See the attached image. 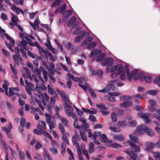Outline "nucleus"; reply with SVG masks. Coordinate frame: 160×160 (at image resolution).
<instances>
[{
  "instance_id": "nucleus-1",
  "label": "nucleus",
  "mask_w": 160,
  "mask_h": 160,
  "mask_svg": "<svg viewBox=\"0 0 160 160\" xmlns=\"http://www.w3.org/2000/svg\"><path fill=\"white\" fill-rule=\"evenodd\" d=\"M107 70L112 72L111 75V77L112 78H115L118 74L119 75L120 78L122 80L125 79L126 74L127 75L128 78L129 80L132 78H133L134 80L142 79V77L143 76V73L139 72L137 70H133L131 73H129V68L127 66L123 67L122 66L118 65L112 68L108 66Z\"/></svg>"
},
{
  "instance_id": "nucleus-2",
  "label": "nucleus",
  "mask_w": 160,
  "mask_h": 160,
  "mask_svg": "<svg viewBox=\"0 0 160 160\" xmlns=\"http://www.w3.org/2000/svg\"><path fill=\"white\" fill-rule=\"evenodd\" d=\"M58 93L61 95L62 99L65 101V102L64 104L65 107L66 114L68 117L72 116L73 119L76 118V115L73 112V108L71 106V103H70L69 100L67 98L64 92L62 91L59 92V91L57 90Z\"/></svg>"
},
{
  "instance_id": "nucleus-3",
  "label": "nucleus",
  "mask_w": 160,
  "mask_h": 160,
  "mask_svg": "<svg viewBox=\"0 0 160 160\" xmlns=\"http://www.w3.org/2000/svg\"><path fill=\"white\" fill-rule=\"evenodd\" d=\"M27 66L31 69L32 72L36 73L38 74L39 79L43 83L47 81L48 72L42 67H41L39 68H33L32 64L30 62H28Z\"/></svg>"
},
{
  "instance_id": "nucleus-4",
  "label": "nucleus",
  "mask_w": 160,
  "mask_h": 160,
  "mask_svg": "<svg viewBox=\"0 0 160 160\" xmlns=\"http://www.w3.org/2000/svg\"><path fill=\"white\" fill-rule=\"evenodd\" d=\"M130 140L127 141V143L130 145L132 148L134 149L135 152H139L140 148L137 146L134 143H138L139 140L138 138L134 134H130L129 136Z\"/></svg>"
},
{
  "instance_id": "nucleus-5",
  "label": "nucleus",
  "mask_w": 160,
  "mask_h": 160,
  "mask_svg": "<svg viewBox=\"0 0 160 160\" xmlns=\"http://www.w3.org/2000/svg\"><path fill=\"white\" fill-rule=\"evenodd\" d=\"M37 127L39 130L36 129H34L33 130L34 133L38 135L42 134L45 130L46 124L45 122L43 121H40Z\"/></svg>"
},
{
  "instance_id": "nucleus-6",
  "label": "nucleus",
  "mask_w": 160,
  "mask_h": 160,
  "mask_svg": "<svg viewBox=\"0 0 160 160\" xmlns=\"http://www.w3.org/2000/svg\"><path fill=\"white\" fill-rule=\"evenodd\" d=\"M124 152L127 153L128 156L127 158L129 159H132V160H138V157L133 151H130L129 150L125 151Z\"/></svg>"
},
{
  "instance_id": "nucleus-7",
  "label": "nucleus",
  "mask_w": 160,
  "mask_h": 160,
  "mask_svg": "<svg viewBox=\"0 0 160 160\" xmlns=\"http://www.w3.org/2000/svg\"><path fill=\"white\" fill-rule=\"evenodd\" d=\"M146 127L143 125L138 126L135 132V134L137 135H143L145 132Z\"/></svg>"
},
{
  "instance_id": "nucleus-8",
  "label": "nucleus",
  "mask_w": 160,
  "mask_h": 160,
  "mask_svg": "<svg viewBox=\"0 0 160 160\" xmlns=\"http://www.w3.org/2000/svg\"><path fill=\"white\" fill-rule=\"evenodd\" d=\"M118 87L122 86L123 85L122 83L119 82H118V80H115L113 81H111L109 83V87L111 89V90H113L114 89V88L116 85Z\"/></svg>"
},
{
  "instance_id": "nucleus-9",
  "label": "nucleus",
  "mask_w": 160,
  "mask_h": 160,
  "mask_svg": "<svg viewBox=\"0 0 160 160\" xmlns=\"http://www.w3.org/2000/svg\"><path fill=\"white\" fill-rule=\"evenodd\" d=\"M19 89L17 88H9L8 92H6V94L9 97H11L14 94H18L16 92L18 91Z\"/></svg>"
},
{
  "instance_id": "nucleus-10",
  "label": "nucleus",
  "mask_w": 160,
  "mask_h": 160,
  "mask_svg": "<svg viewBox=\"0 0 160 160\" xmlns=\"http://www.w3.org/2000/svg\"><path fill=\"white\" fill-rule=\"evenodd\" d=\"M138 115V117L143 119L146 123H148L150 122V120L148 118L149 115H151L150 114L139 113Z\"/></svg>"
},
{
  "instance_id": "nucleus-11",
  "label": "nucleus",
  "mask_w": 160,
  "mask_h": 160,
  "mask_svg": "<svg viewBox=\"0 0 160 160\" xmlns=\"http://www.w3.org/2000/svg\"><path fill=\"white\" fill-rule=\"evenodd\" d=\"M79 136L77 134H75L72 137V141L73 144L74 146H76L77 150H80L79 145L78 143L77 142Z\"/></svg>"
},
{
  "instance_id": "nucleus-12",
  "label": "nucleus",
  "mask_w": 160,
  "mask_h": 160,
  "mask_svg": "<svg viewBox=\"0 0 160 160\" xmlns=\"http://www.w3.org/2000/svg\"><path fill=\"white\" fill-rule=\"evenodd\" d=\"M97 106L101 109L102 113L105 115H107L109 112L107 111V108L105 107L103 104H97Z\"/></svg>"
},
{
  "instance_id": "nucleus-13",
  "label": "nucleus",
  "mask_w": 160,
  "mask_h": 160,
  "mask_svg": "<svg viewBox=\"0 0 160 160\" xmlns=\"http://www.w3.org/2000/svg\"><path fill=\"white\" fill-rule=\"evenodd\" d=\"M26 72L27 73L28 75L30 78L32 80H34L36 82L37 86L38 87V85L37 84V82L38 80L37 79V76L36 75L33 74L32 76L31 75V72L29 70L26 68H24Z\"/></svg>"
},
{
  "instance_id": "nucleus-14",
  "label": "nucleus",
  "mask_w": 160,
  "mask_h": 160,
  "mask_svg": "<svg viewBox=\"0 0 160 160\" xmlns=\"http://www.w3.org/2000/svg\"><path fill=\"white\" fill-rule=\"evenodd\" d=\"M154 144L151 142H147L145 143L146 149L149 152H151L152 149L154 148Z\"/></svg>"
},
{
  "instance_id": "nucleus-15",
  "label": "nucleus",
  "mask_w": 160,
  "mask_h": 160,
  "mask_svg": "<svg viewBox=\"0 0 160 160\" xmlns=\"http://www.w3.org/2000/svg\"><path fill=\"white\" fill-rule=\"evenodd\" d=\"M56 116L60 119L62 122L63 123L65 126H67L68 123V120L65 118L62 117V116L59 114V113H57Z\"/></svg>"
},
{
  "instance_id": "nucleus-16",
  "label": "nucleus",
  "mask_w": 160,
  "mask_h": 160,
  "mask_svg": "<svg viewBox=\"0 0 160 160\" xmlns=\"http://www.w3.org/2000/svg\"><path fill=\"white\" fill-rule=\"evenodd\" d=\"M39 23L40 21L39 20H37L34 21L33 24L32 23H30L31 25L32 26L34 29L35 30L36 29H37L38 31H41V29L39 28L38 27V24Z\"/></svg>"
},
{
  "instance_id": "nucleus-17",
  "label": "nucleus",
  "mask_w": 160,
  "mask_h": 160,
  "mask_svg": "<svg viewBox=\"0 0 160 160\" xmlns=\"http://www.w3.org/2000/svg\"><path fill=\"white\" fill-rule=\"evenodd\" d=\"M101 52L100 50H94L92 51L89 57L90 58H94L97 57L98 54H100Z\"/></svg>"
},
{
  "instance_id": "nucleus-18",
  "label": "nucleus",
  "mask_w": 160,
  "mask_h": 160,
  "mask_svg": "<svg viewBox=\"0 0 160 160\" xmlns=\"http://www.w3.org/2000/svg\"><path fill=\"white\" fill-rule=\"evenodd\" d=\"M45 56L46 58H49L51 61H55V58H53L52 54L46 49L45 50V51H44V53L43 54Z\"/></svg>"
},
{
  "instance_id": "nucleus-19",
  "label": "nucleus",
  "mask_w": 160,
  "mask_h": 160,
  "mask_svg": "<svg viewBox=\"0 0 160 160\" xmlns=\"http://www.w3.org/2000/svg\"><path fill=\"white\" fill-rule=\"evenodd\" d=\"M68 78L69 79H71L75 81L78 82H82L81 78H75L74 76L69 73L67 74Z\"/></svg>"
},
{
  "instance_id": "nucleus-20",
  "label": "nucleus",
  "mask_w": 160,
  "mask_h": 160,
  "mask_svg": "<svg viewBox=\"0 0 160 160\" xmlns=\"http://www.w3.org/2000/svg\"><path fill=\"white\" fill-rule=\"evenodd\" d=\"M132 117H129L126 118V121L129 123V125L131 126H133L136 125V121L134 120H131Z\"/></svg>"
},
{
  "instance_id": "nucleus-21",
  "label": "nucleus",
  "mask_w": 160,
  "mask_h": 160,
  "mask_svg": "<svg viewBox=\"0 0 160 160\" xmlns=\"http://www.w3.org/2000/svg\"><path fill=\"white\" fill-rule=\"evenodd\" d=\"M100 138H101V141L104 143H110L112 142V141L108 139L107 137L104 134H102L100 136Z\"/></svg>"
},
{
  "instance_id": "nucleus-22",
  "label": "nucleus",
  "mask_w": 160,
  "mask_h": 160,
  "mask_svg": "<svg viewBox=\"0 0 160 160\" xmlns=\"http://www.w3.org/2000/svg\"><path fill=\"white\" fill-rule=\"evenodd\" d=\"M80 35L76 37L74 40V42L77 43L80 42L84 36L85 32L82 31L80 32Z\"/></svg>"
},
{
  "instance_id": "nucleus-23",
  "label": "nucleus",
  "mask_w": 160,
  "mask_h": 160,
  "mask_svg": "<svg viewBox=\"0 0 160 160\" xmlns=\"http://www.w3.org/2000/svg\"><path fill=\"white\" fill-rule=\"evenodd\" d=\"M45 130H46V129L45 130L44 132H43V133L44 134L45 136L46 137L48 138L49 139H50L51 140V141L52 142V145H53L54 144H55V145H57V142L52 140V137L48 133L46 132Z\"/></svg>"
},
{
  "instance_id": "nucleus-24",
  "label": "nucleus",
  "mask_w": 160,
  "mask_h": 160,
  "mask_svg": "<svg viewBox=\"0 0 160 160\" xmlns=\"http://www.w3.org/2000/svg\"><path fill=\"white\" fill-rule=\"evenodd\" d=\"M12 17L11 18L12 23L10 24L12 26L15 25L17 24V22L18 21V19L16 16L14 15L13 13H11Z\"/></svg>"
},
{
  "instance_id": "nucleus-25",
  "label": "nucleus",
  "mask_w": 160,
  "mask_h": 160,
  "mask_svg": "<svg viewBox=\"0 0 160 160\" xmlns=\"http://www.w3.org/2000/svg\"><path fill=\"white\" fill-rule=\"evenodd\" d=\"M43 155L46 160H52L49 153L46 150L44 151Z\"/></svg>"
},
{
  "instance_id": "nucleus-26",
  "label": "nucleus",
  "mask_w": 160,
  "mask_h": 160,
  "mask_svg": "<svg viewBox=\"0 0 160 160\" xmlns=\"http://www.w3.org/2000/svg\"><path fill=\"white\" fill-rule=\"evenodd\" d=\"M113 137L114 139L118 141H121L124 139L123 136L122 135L115 134Z\"/></svg>"
},
{
  "instance_id": "nucleus-27",
  "label": "nucleus",
  "mask_w": 160,
  "mask_h": 160,
  "mask_svg": "<svg viewBox=\"0 0 160 160\" xmlns=\"http://www.w3.org/2000/svg\"><path fill=\"white\" fill-rule=\"evenodd\" d=\"M49 99V97L47 93H45L42 100V102L44 106L46 105Z\"/></svg>"
},
{
  "instance_id": "nucleus-28",
  "label": "nucleus",
  "mask_w": 160,
  "mask_h": 160,
  "mask_svg": "<svg viewBox=\"0 0 160 160\" xmlns=\"http://www.w3.org/2000/svg\"><path fill=\"white\" fill-rule=\"evenodd\" d=\"M0 137L1 138V145L2 147V148L3 150H4L5 152H7V146L4 141L2 139V136L1 135V133H0Z\"/></svg>"
},
{
  "instance_id": "nucleus-29",
  "label": "nucleus",
  "mask_w": 160,
  "mask_h": 160,
  "mask_svg": "<svg viewBox=\"0 0 160 160\" xmlns=\"http://www.w3.org/2000/svg\"><path fill=\"white\" fill-rule=\"evenodd\" d=\"M113 59L111 58H109L107 59L105 58L104 62H102V64L103 65H111L113 62Z\"/></svg>"
},
{
  "instance_id": "nucleus-30",
  "label": "nucleus",
  "mask_w": 160,
  "mask_h": 160,
  "mask_svg": "<svg viewBox=\"0 0 160 160\" xmlns=\"http://www.w3.org/2000/svg\"><path fill=\"white\" fill-rule=\"evenodd\" d=\"M35 45H36L38 48L40 54L42 56H43V54L44 53V51H45V50H44L43 48L41 47L40 45L37 42H35Z\"/></svg>"
},
{
  "instance_id": "nucleus-31",
  "label": "nucleus",
  "mask_w": 160,
  "mask_h": 160,
  "mask_svg": "<svg viewBox=\"0 0 160 160\" xmlns=\"http://www.w3.org/2000/svg\"><path fill=\"white\" fill-rule=\"evenodd\" d=\"M58 94L55 93L53 97H52L50 98V104L53 106L55 103V101L56 99L58 98Z\"/></svg>"
},
{
  "instance_id": "nucleus-32",
  "label": "nucleus",
  "mask_w": 160,
  "mask_h": 160,
  "mask_svg": "<svg viewBox=\"0 0 160 160\" xmlns=\"http://www.w3.org/2000/svg\"><path fill=\"white\" fill-rule=\"evenodd\" d=\"M145 132L147 133V134L150 137L153 136L154 134V132L151 129L149 128H148L147 127H146V129Z\"/></svg>"
},
{
  "instance_id": "nucleus-33",
  "label": "nucleus",
  "mask_w": 160,
  "mask_h": 160,
  "mask_svg": "<svg viewBox=\"0 0 160 160\" xmlns=\"http://www.w3.org/2000/svg\"><path fill=\"white\" fill-rule=\"evenodd\" d=\"M49 150L52 154H57L58 153V149L52 146L49 148Z\"/></svg>"
},
{
  "instance_id": "nucleus-34",
  "label": "nucleus",
  "mask_w": 160,
  "mask_h": 160,
  "mask_svg": "<svg viewBox=\"0 0 160 160\" xmlns=\"http://www.w3.org/2000/svg\"><path fill=\"white\" fill-rule=\"evenodd\" d=\"M79 85L84 90L86 91H89L91 89L90 87L89 86L88 84L87 83L85 84V85L79 83Z\"/></svg>"
},
{
  "instance_id": "nucleus-35",
  "label": "nucleus",
  "mask_w": 160,
  "mask_h": 160,
  "mask_svg": "<svg viewBox=\"0 0 160 160\" xmlns=\"http://www.w3.org/2000/svg\"><path fill=\"white\" fill-rule=\"evenodd\" d=\"M27 42L26 41L24 40H22V41L20 44V46L22 48L26 50H28V48L26 46Z\"/></svg>"
},
{
  "instance_id": "nucleus-36",
  "label": "nucleus",
  "mask_w": 160,
  "mask_h": 160,
  "mask_svg": "<svg viewBox=\"0 0 160 160\" xmlns=\"http://www.w3.org/2000/svg\"><path fill=\"white\" fill-rule=\"evenodd\" d=\"M132 105V103L130 102H125L120 104V106L122 108H125L129 107Z\"/></svg>"
},
{
  "instance_id": "nucleus-37",
  "label": "nucleus",
  "mask_w": 160,
  "mask_h": 160,
  "mask_svg": "<svg viewBox=\"0 0 160 160\" xmlns=\"http://www.w3.org/2000/svg\"><path fill=\"white\" fill-rule=\"evenodd\" d=\"M45 115L46 118V121L47 122L52 121L51 119L52 118L54 119V117L53 115H52L51 114L46 113L45 114Z\"/></svg>"
},
{
  "instance_id": "nucleus-38",
  "label": "nucleus",
  "mask_w": 160,
  "mask_h": 160,
  "mask_svg": "<svg viewBox=\"0 0 160 160\" xmlns=\"http://www.w3.org/2000/svg\"><path fill=\"white\" fill-rule=\"evenodd\" d=\"M94 144L93 142H91L89 144V152L90 153H92L95 151L94 148Z\"/></svg>"
},
{
  "instance_id": "nucleus-39",
  "label": "nucleus",
  "mask_w": 160,
  "mask_h": 160,
  "mask_svg": "<svg viewBox=\"0 0 160 160\" xmlns=\"http://www.w3.org/2000/svg\"><path fill=\"white\" fill-rule=\"evenodd\" d=\"M142 77L143 79H140V80L142 81H145L146 82H150L152 80V79L150 77L145 75L144 74L143 76Z\"/></svg>"
},
{
  "instance_id": "nucleus-40",
  "label": "nucleus",
  "mask_w": 160,
  "mask_h": 160,
  "mask_svg": "<svg viewBox=\"0 0 160 160\" xmlns=\"http://www.w3.org/2000/svg\"><path fill=\"white\" fill-rule=\"evenodd\" d=\"M148 109L149 112H153L155 111L157 114L160 115V109L156 110L152 106H150L149 107Z\"/></svg>"
},
{
  "instance_id": "nucleus-41",
  "label": "nucleus",
  "mask_w": 160,
  "mask_h": 160,
  "mask_svg": "<svg viewBox=\"0 0 160 160\" xmlns=\"http://www.w3.org/2000/svg\"><path fill=\"white\" fill-rule=\"evenodd\" d=\"M105 56V55L104 54H101L98 58L97 60V61L98 62H101L102 64V62H104L105 58H104V57Z\"/></svg>"
},
{
  "instance_id": "nucleus-42",
  "label": "nucleus",
  "mask_w": 160,
  "mask_h": 160,
  "mask_svg": "<svg viewBox=\"0 0 160 160\" xmlns=\"http://www.w3.org/2000/svg\"><path fill=\"white\" fill-rule=\"evenodd\" d=\"M128 122L126 121V119L124 121H119L118 123V127H125L127 124Z\"/></svg>"
},
{
  "instance_id": "nucleus-43",
  "label": "nucleus",
  "mask_w": 160,
  "mask_h": 160,
  "mask_svg": "<svg viewBox=\"0 0 160 160\" xmlns=\"http://www.w3.org/2000/svg\"><path fill=\"white\" fill-rule=\"evenodd\" d=\"M50 66L51 68L50 69H48L49 72L51 74H54V69L55 68L54 65L52 63H50Z\"/></svg>"
},
{
  "instance_id": "nucleus-44",
  "label": "nucleus",
  "mask_w": 160,
  "mask_h": 160,
  "mask_svg": "<svg viewBox=\"0 0 160 160\" xmlns=\"http://www.w3.org/2000/svg\"><path fill=\"white\" fill-rule=\"evenodd\" d=\"M48 123L49 124V127L50 128H55L56 122L54 120L51 121Z\"/></svg>"
},
{
  "instance_id": "nucleus-45",
  "label": "nucleus",
  "mask_w": 160,
  "mask_h": 160,
  "mask_svg": "<svg viewBox=\"0 0 160 160\" xmlns=\"http://www.w3.org/2000/svg\"><path fill=\"white\" fill-rule=\"evenodd\" d=\"M11 9L13 11H15L18 14L20 13L21 12V10L19 8H17L14 5L11 7Z\"/></svg>"
},
{
  "instance_id": "nucleus-46",
  "label": "nucleus",
  "mask_w": 160,
  "mask_h": 160,
  "mask_svg": "<svg viewBox=\"0 0 160 160\" xmlns=\"http://www.w3.org/2000/svg\"><path fill=\"white\" fill-rule=\"evenodd\" d=\"M101 132L99 131H96L94 132V134L93 135V138L94 139H96V137H98L101 135Z\"/></svg>"
},
{
  "instance_id": "nucleus-47",
  "label": "nucleus",
  "mask_w": 160,
  "mask_h": 160,
  "mask_svg": "<svg viewBox=\"0 0 160 160\" xmlns=\"http://www.w3.org/2000/svg\"><path fill=\"white\" fill-rule=\"evenodd\" d=\"M111 91V89L110 87H109V85L108 87L105 88L101 90H99L98 92H103V93L108 92Z\"/></svg>"
},
{
  "instance_id": "nucleus-48",
  "label": "nucleus",
  "mask_w": 160,
  "mask_h": 160,
  "mask_svg": "<svg viewBox=\"0 0 160 160\" xmlns=\"http://www.w3.org/2000/svg\"><path fill=\"white\" fill-rule=\"evenodd\" d=\"M10 45L8 46V48L10 49V50H11L12 52H13L14 50L12 48V47H13V46L14 45V40L11 38H10Z\"/></svg>"
},
{
  "instance_id": "nucleus-49",
  "label": "nucleus",
  "mask_w": 160,
  "mask_h": 160,
  "mask_svg": "<svg viewBox=\"0 0 160 160\" xmlns=\"http://www.w3.org/2000/svg\"><path fill=\"white\" fill-rule=\"evenodd\" d=\"M111 119L113 122H116L117 121V115L113 113L111 114Z\"/></svg>"
},
{
  "instance_id": "nucleus-50",
  "label": "nucleus",
  "mask_w": 160,
  "mask_h": 160,
  "mask_svg": "<svg viewBox=\"0 0 160 160\" xmlns=\"http://www.w3.org/2000/svg\"><path fill=\"white\" fill-rule=\"evenodd\" d=\"M96 44L97 43L96 42H93L88 45L87 48L89 49H91L92 48H94Z\"/></svg>"
},
{
  "instance_id": "nucleus-51",
  "label": "nucleus",
  "mask_w": 160,
  "mask_h": 160,
  "mask_svg": "<svg viewBox=\"0 0 160 160\" xmlns=\"http://www.w3.org/2000/svg\"><path fill=\"white\" fill-rule=\"evenodd\" d=\"M92 40V38L91 37H89L86 40L83 42L82 44V45H85L86 44H88L89 42H91Z\"/></svg>"
},
{
  "instance_id": "nucleus-52",
  "label": "nucleus",
  "mask_w": 160,
  "mask_h": 160,
  "mask_svg": "<svg viewBox=\"0 0 160 160\" xmlns=\"http://www.w3.org/2000/svg\"><path fill=\"white\" fill-rule=\"evenodd\" d=\"M158 92V91L155 90H149L147 91V93L152 95H155Z\"/></svg>"
},
{
  "instance_id": "nucleus-53",
  "label": "nucleus",
  "mask_w": 160,
  "mask_h": 160,
  "mask_svg": "<svg viewBox=\"0 0 160 160\" xmlns=\"http://www.w3.org/2000/svg\"><path fill=\"white\" fill-rule=\"evenodd\" d=\"M25 83L27 85L26 87H28L29 89L32 90L34 87L32 83H28L27 81H25Z\"/></svg>"
},
{
  "instance_id": "nucleus-54",
  "label": "nucleus",
  "mask_w": 160,
  "mask_h": 160,
  "mask_svg": "<svg viewBox=\"0 0 160 160\" xmlns=\"http://www.w3.org/2000/svg\"><path fill=\"white\" fill-rule=\"evenodd\" d=\"M19 155L20 159L21 160H23L25 158V154L22 151H20L19 152Z\"/></svg>"
},
{
  "instance_id": "nucleus-55",
  "label": "nucleus",
  "mask_w": 160,
  "mask_h": 160,
  "mask_svg": "<svg viewBox=\"0 0 160 160\" xmlns=\"http://www.w3.org/2000/svg\"><path fill=\"white\" fill-rule=\"evenodd\" d=\"M72 14V12L71 10H67L63 14V16L68 17Z\"/></svg>"
},
{
  "instance_id": "nucleus-56",
  "label": "nucleus",
  "mask_w": 160,
  "mask_h": 160,
  "mask_svg": "<svg viewBox=\"0 0 160 160\" xmlns=\"http://www.w3.org/2000/svg\"><path fill=\"white\" fill-rule=\"evenodd\" d=\"M19 35L20 37L21 38H22V40H24V39L25 38L28 41H29V38L27 36H26L25 35H24L22 33H19Z\"/></svg>"
},
{
  "instance_id": "nucleus-57",
  "label": "nucleus",
  "mask_w": 160,
  "mask_h": 160,
  "mask_svg": "<svg viewBox=\"0 0 160 160\" xmlns=\"http://www.w3.org/2000/svg\"><path fill=\"white\" fill-rule=\"evenodd\" d=\"M74 120V122L73 125L74 127L76 128H79V127L78 125V118L76 116V118L75 119H73Z\"/></svg>"
},
{
  "instance_id": "nucleus-58",
  "label": "nucleus",
  "mask_w": 160,
  "mask_h": 160,
  "mask_svg": "<svg viewBox=\"0 0 160 160\" xmlns=\"http://www.w3.org/2000/svg\"><path fill=\"white\" fill-rule=\"evenodd\" d=\"M63 0H57L52 5V6H56L59 5L60 4L63 2Z\"/></svg>"
},
{
  "instance_id": "nucleus-59",
  "label": "nucleus",
  "mask_w": 160,
  "mask_h": 160,
  "mask_svg": "<svg viewBox=\"0 0 160 160\" xmlns=\"http://www.w3.org/2000/svg\"><path fill=\"white\" fill-rule=\"evenodd\" d=\"M131 97L127 96H120V99L121 100L131 99Z\"/></svg>"
},
{
  "instance_id": "nucleus-60",
  "label": "nucleus",
  "mask_w": 160,
  "mask_h": 160,
  "mask_svg": "<svg viewBox=\"0 0 160 160\" xmlns=\"http://www.w3.org/2000/svg\"><path fill=\"white\" fill-rule=\"evenodd\" d=\"M67 150L68 151V153L71 156V157L69 158V160H74V156L72 152L68 148L67 149Z\"/></svg>"
},
{
  "instance_id": "nucleus-61",
  "label": "nucleus",
  "mask_w": 160,
  "mask_h": 160,
  "mask_svg": "<svg viewBox=\"0 0 160 160\" xmlns=\"http://www.w3.org/2000/svg\"><path fill=\"white\" fill-rule=\"evenodd\" d=\"M28 54L30 57L32 58H37V56L35 54L33 53L29 50L28 51Z\"/></svg>"
},
{
  "instance_id": "nucleus-62",
  "label": "nucleus",
  "mask_w": 160,
  "mask_h": 160,
  "mask_svg": "<svg viewBox=\"0 0 160 160\" xmlns=\"http://www.w3.org/2000/svg\"><path fill=\"white\" fill-rule=\"evenodd\" d=\"M89 74L90 75H96V71L95 70H94L91 67H89Z\"/></svg>"
},
{
  "instance_id": "nucleus-63",
  "label": "nucleus",
  "mask_w": 160,
  "mask_h": 160,
  "mask_svg": "<svg viewBox=\"0 0 160 160\" xmlns=\"http://www.w3.org/2000/svg\"><path fill=\"white\" fill-rule=\"evenodd\" d=\"M152 154L155 157L158 159H159L160 160V153L159 152H153Z\"/></svg>"
},
{
  "instance_id": "nucleus-64",
  "label": "nucleus",
  "mask_w": 160,
  "mask_h": 160,
  "mask_svg": "<svg viewBox=\"0 0 160 160\" xmlns=\"http://www.w3.org/2000/svg\"><path fill=\"white\" fill-rule=\"evenodd\" d=\"M154 82L160 86V77L156 78L154 80Z\"/></svg>"
}]
</instances>
